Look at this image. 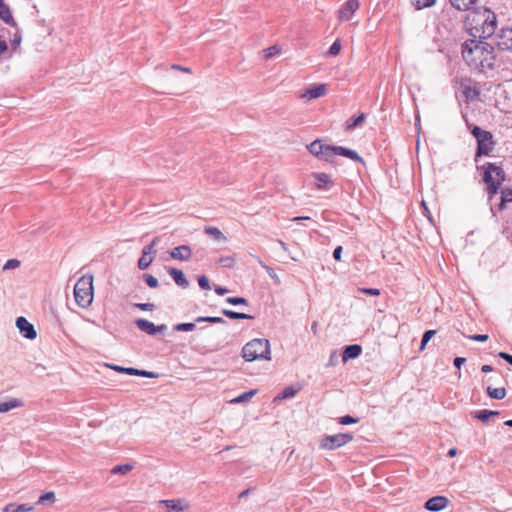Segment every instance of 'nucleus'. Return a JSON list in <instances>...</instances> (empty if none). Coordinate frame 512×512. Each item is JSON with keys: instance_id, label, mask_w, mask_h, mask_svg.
<instances>
[{"instance_id": "obj_6", "label": "nucleus", "mask_w": 512, "mask_h": 512, "mask_svg": "<svg viewBox=\"0 0 512 512\" xmlns=\"http://www.w3.org/2000/svg\"><path fill=\"white\" fill-rule=\"evenodd\" d=\"M335 155L343 156L364 164V160L362 159V157L358 155V153L355 150L342 146L332 145L325 146L323 154L320 157V160L332 163Z\"/></svg>"}, {"instance_id": "obj_63", "label": "nucleus", "mask_w": 512, "mask_h": 512, "mask_svg": "<svg viewBox=\"0 0 512 512\" xmlns=\"http://www.w3.org/2000/svg\"><path fill=\"white\" fill-rule=\"evenodd\" d=\"M112 368L118 372H122L123 373V369H126L125 367H120V366H112Z\"/></svg>"}, {"instance_id": "obj_38", "label": "nucleus", "mask_w": 512, "mask_h": 512, "mask_svg": "<svg viewBox=\"0 0 512 512\" xmlns=\"http://www.w3.org/2000/svg\"><path fill=\"white\" fill-rule=\"evenodd\" d=\"M132 470V466L130 464H123V465H117L115 466L111 472L113 474H127Z\"/></svg>"}, {"instance_id": "obj_21", "label": "nucleus", "mask_w": 512, "mask_h": 512, "mask_svg": "<svg viewBox=\"0 0 512 512\" xmlns=\"http://www.w3.org/2000/svg\"><path fill=\"white\" fill-rule=\"evenodd\" d=\"M24 403L21 399L11 398L8 401L0 402V413H6L12 409L23 407Z\"/></svg>"}, {"instance_id": "obj_37", "label": "nucleus", "mask_w": 512, "mask_h": 512, "mask_svg": "<svg viewBox=\"0 0 512 512\" xmlns=\"http://www.w3.org/2000/svg\"><path fill=\"white\" fill-rule=\"evenodd\" d=\"M280 51H281V49L279 46L273 45V46L263 50L264 58L270 59L273 56L278 55L280 53Z\"/></svg>"}, {"instance_id": "obj_51", "label": "nucleus", "mask_w": 512, "mask_h": 512, "mask_svg": "<svg viewBox=\"0 0 512 512\" xmlns=\"http://www.w3.org/2000/svg\"><path fill=\"white\" fill-rule=\"evenodd\" d=\"M135 306L141 310H153L155 305L152 303H137Z\"/></svg>"}, {"instance_id": "obj_28", "label": "nucleus", "mask_w": 512, "mask_h": 512, "mask_svg": "<svg viewBox=\"0 0 512 512\" xmlns=\"http://www.w3.org/2000/svg\"><path fill=\"white\" fill-rule=\"evenodd\" d=\"M451 5L458 10H469L477 0H449Z\"/></svg>"}, {"instance_id": "obj_5", "label": "nucleus", "mask_w": 512, "mask_h": 512, "mask_svg": "<svg viewBox=\"0 0 512 512\" xmlns=\"http://www.w3.org/2000/svg\"><path fill=\"white\" fill-rule=\"evenodd\" d=\"M483 181L487 185V191L490 194L489 199L497 193L501 184L505 181V172L503 169L493 163H489L484 171Z\"/></svg>"}, {"instance_id": "obj_64", "label": "nucleus", "mask_w": 512, "mask_h": 512, "mask_svg": "<svg viewBox=\"0 0 512 512\" xmlns=\"http://www.w3.org/2000/svg\"><path fill=\"white\" fill-rule=\"evenodd\" d=\"M504 424L506 426L512 427V419L511 420H507Z\"/></svg>"}, {"instance_id": "obj_23", "label": "nucleus", "mask_w": 512, "mask_h": 512, "mask_svg": "<svg viewBox=\"0 0 512 512\" xmlns=\"http://www.w3.org/2000/svg\"><path fill=\"white\" fill-rule=\"evenodd\" d=\"M123 373L133 375V376H142V377H148V378H158L159 374L155 372H149L146 370H140L132 367H128L126 369H123Z\"/></svg>"}, {"instance_id": "obj_22", "label": "nucleus", "mask_w": 512, "mask_h": 512, "mask_svg": "<svg viewBox=\"0 0 512 512\" xmlns=\"http://www.w3.org/2000/svg\"><path fill=\"white\" fill-rule=\"evenodd\" d=\"M0 19L6 24L15 25L10 8L4 3V0H0Z\"/></svg>"}, {"instance_id": "obj_54", "label": "nucleus", "mask_w": 512, "mask_h": 512, "mask_svg": "<svg viewBox=\"0 0 512 512\" xmlns=\"http://www.w3.org/2000/svg\"><path fill=\"white\" fill-rule=\"evenodd\" d=\"M498 356H499L501 359H503V360L507 361L510 365H512V355H511V354H508V353H506V352H500V353L498 354Z\"/></svg>"}, {"instance_id": "obj_60", "label": "nucleus", "mask_w": 512, "mask_h": 512, "mask_svg": "<svg viewBox=\"0 0 512 512\" xmlns=\"http://www.w3.org/2000/svg\"><path fill=\"white\" fill-rule=\"evenodd\" d=\"M456 454H457V450L455 448H452L448 451L449 457H454V456H456Z\"/></svg>"}, {"instance_id": "obj_59", "label": "nucleus", "mask_w": 512, "mask_h": 512, "mask_svg": "<svg viewBox=\"0 0 512 512\" xmlns=\"http://www.w3.org/2000/svg\"><path fill=\"white\" fill-rule=\"evenodd\" d=\"M481 370H482L483 372L487 373V372H491V371L493 370V368H492V366H490V365H483V366H482V368H481Z\"/></svg>"}, {"instance_id": "obj_61", "label": "nucleus", "mask_w": 512, "mask_h": 512, "mask_svg": "<svg viewBox=\"0 0 512 512\" xmlns=\"http://www.w3.org/2000/svg\"><path fill=\"white\" fill-rule=\"evenodd\" d=\"M172 68L173 69H180V70L185 71V72H190L189 68H184V67H181V66H178V65H173Z\"/></svg>"}, {"instance_id": "obj_20", "label": "nucleus", "mask_w": 512, "mask_h": 512, "mask_svg": "<svg viewBox=\"0 0 512 512\" xmlns=\"http://www.w3.org/2000/svg\"><path fill=\"white\" fill-rule=\"evenodd\" d=\"M361 352H362V348L360 345H357V344L348 345L345 347V349L343 351V355H342L343 361L346 362L349 359L356 358L361 354Z\"/></svg>"}, {"instance_id": "obj_32", "label": "nucleus", "mask_w": 512, "mask_h": 512, "mask_svg": "<svg viewBox=\"0 0 512 512\" xmlns=\"http://www.w3.org/2000/svg\"><path fill=\"white\" fill-rule=\"evenodd\" d=\"M222 314L230 319H253V316L249 314L235 312L228 309H223Z\"/></svg>"}, {"instance_id": "obj_12", "label": "nucleus", "mask_w": 512, "mask_h": 512, "mask_svg": "<svg viewBox=\"0 0 512 512\" xmlns=\"http://www.w3.org/2000/svg\"><path fill=\"white\" fill-rule=\"evenodd\" d=\"M496 45L501 50L512 51V28H504L497 34Z\"/></svg>"}, {"instance_id": "obj_52", "label": "nucleus", "mask_w": 512, "mask_h": 512, "mask_svg": "<svg viewBox=\"0 0 512 512\" xmlns=\"http://www.w3.org/2000/svg\"><path fill=\"white\" fill-rule=\"evenodd\" d=\"M470 339L478 342H485L488 340V335L486 334H475L470 336Z\"/></svg>"}, {"instance_id": "obj_49", "label": "nucleus", "mask_w": 512, "mask_h": 512, "mask_svg": "<svg viewBox=\"0 0 512 512\" xmlns=\"http://www.w3.org/2000/svg\"><path fill=\"white\" fill-rule=\"evenodd\" d=\"M198 284L204 290L210 289L209 280L205 275H202L198 278Z\"/></svg>"}, {"instance_id": "obj_58", "label": "nucleus", "mask_w": 512, "mask_h": 512, "mask_svg": "<svg viewBox=\"0 0 512 512\" xmlns=\"http://www.w3.org/2000/svg\"><path fill=\"white\" fill-rule=\"evenodd\" d=\"M7 44L5 41L0 40V55L7 50Z\"/></svg>"}, {"instance_id": "obj_47", "label": "nucleus", "mask_w": 512, "mask_h": 512, "mask_svg": "<svg viewBox=\"0 0 512 512\" xmlns=\"http://www.w3.org/2000/svg\"><path fill=\"white\" fill-rule=\"evenodd\" d=\"M20 266V261L16 259H9L3 266V270L15 269Z\"/></svg>"}, {"instance_id": "obj_53", "label": "nucleus", "mask_w": 512, "mask_h": 512, "mask_svg": "<svg viewBox=\"0 0 512 512\" xmlns=\"http://www.w3.org/2000/svg\"><path fill=\"white\" fill-rule=\"evenodd\" d=\"M361 291L365 294L372 295V296H378L380 295V291L375 288H363Z\"/></svg>"}, {"instance_id": "obj_35", "label": "nucleus", "mask_w": 512, "mask_h": 512, "mask_svg": "<svg viewBox=\"0 0 512 512\" xmlns=\"http://www.w3.org/2000/svg\"><path fill=\"white\" fill-rule=\"evenodd\" d=\"M507 202H512V190L503 189L501 191V202L498 206L499 210H502Z\"/></svg>"}, {"instance_id": "obj_57", "label": "nucleus", "mask_w": 512, "mask_h": 512, "mask_svg": "<svg viewBox=\"0 0 512 512\" xmlns=\"http://www.w3.org/2000/svg\"><path fill=\"white\" fill-rule=\"evenodd\" d=\"M214 290L218 295H224L228 292V290L226 288L221 287V286H216Z\"/></svg>"}, {"instance_id": "obj_18", "label": "nucleus", "mask_w": 512, "mask_h": 512, "mask_svg": "<svg viewBox=\"0 0 512 512\" xmlns=\"http://www.w3.org/2000/svg\"><path fill=\"white\" fill-rule=\"evenodd\" d=\"M136 326L143 332L149 335H155L160 332V326L154 325V323L146 319H137L135 321Z\"/></svg>"}, {"instance_id": "obj_2", "label": "nucleus", "mask_w": 512, "mask_h": 512, "mask_svg": "<svg viewBox=\"0 0 512 512\" xmlns=\"http://www.w3.org/2000/svg\"><path fill=\"white\" fill-rule=\"evenodd\" d=\"M462 56L470 65L484 69H492L495 56L493 47L486 42L475 40L465 41L462 45Z\"/></svg>"}, {"instance_id": "obj_34", "label": "nucleus", "mask_w": 512, "mask_h": 512, "mask_svg": "<svg viewBox=\"0 0 512 512\" xmlns=\"http://www.w3.org/2000/svg\"><path fill=\"white\" fill-rule=\"evenodd\" d=\"M256 393H257V390H250V391L245 392V393L239 395L238 397L232 399L231 403L239 404V403L248 402Z\"/></svg>"}, {"instance_id": "obj_1", "label": "nucleus", "mask_w": 512, "mask_h": 512, "mask_svg": "<svg viewBox=\"0 0 512 512\" xmlns=\"http://www.w3.org/2000/svg\"><path fill=\"white\" fill-rule=\"evenodd\" d=\"M465 26L474 38H489L496 30V15L488 8L471 10L466 16Z\"/></svg>"}, {"instance_id": "obj_46", "label": "nucleus", "mask_w": 512, "mask_h": 512, "mask_svg": "<svg viewBox=\"0 0 512 512\" xmlns=\"http://www.w3.org/2000/svg\"><path fill=\"white\" fill-rule=\"evenodd\" d=\"M226 302L232 305L247 304V300L243 297H228L226 298Z\"/></svg>"}, {"instance_id": "obj_48", "label": "nucleus", "mask_w": 512, "mask_h": 512, "mask_svg": "<svg viewBox=\"0 0 512 512\" xmlns=\"http://www.w3.org/2000/svg\"><path fill=\"white\" fill-rule=\"evenodd\" d=\"M357 422H358V419H356L350 415L343 416L339 419V423L342 425H349V424H354Z\"/></svg>"}, {"instance_id": "obj_62", "label": "nucleus", "mask_w": 512, "mask_h": 512, "mask_svg": "<svg viewBox=\"0 0 512 512\" xmlns=\"http://www.w3.org/2000/svg\"><path fill=\"white\" fill-rule=\"evenodd\" d=\"M278 242H279V244L281 245V247L283 248L284 251H288V247H287L286 243H284L281 240H279Z\"/></svg>"}, {"instance_id": "obj_50", "label": "nucleus", "mask_w": 512, "mask_h": 512, "mask_svg": "<svg viewBox=\"0 0 512 512\" xmlns=\"http://www.w3.org/2000/svg\"><path fill=\"white\" fill-rule=\"evenodd\" d=\"M219 262L222 264V266L228 268H231L234 265V259L231 257H222L220 258Z\"/></svg>"}, {"instance_id": "obj_10", "label": "nucleus", "mask_w": 512, "mask_h": 512, "mask_svg": "<svg viewBox=\"0 0 512 512\" xmlns=\"http://www.w3.org/2000/svg\"><path fill=\"white\" fill-rule=\"evenodd\" d=\"M16 327L19 329L21 335L29 340H33L37 337V332L34 326L23 316L16 319Z\"/></svg>"}, {"instance_id": "obj_27", "label": "nucleus", "mask_w": 512, "mask_h": 512, "mask_svg": "<svg viewBox=\"0 0 512 512\" xmlns=\"http://www.w3.org/2000/svg\"><path fill=\"white\" fill-rule=\"evenodd\" d=\"M365 118H366V115L364 113H361L357 117H351L346 122V130L351 131V130L355 129L356 127L360 126L364 122Z\"/></svg>"}, {"instance_id": "obj_33", "label": "nucleus", "mask_w": 512, "mask_h": 512, "mask_svg": "<svg viewBox=\"0 0 512 512\" xmlns=\"http://www.w3.org/2000/svg\"><path fill=\"white\" fill-rule=\"evenodd\" d=\"M256 260L261 265V267L265 269V271L271 277V279H273L275 284L279 285L281 283V280L279 276L275 273V271L271 267L267 266L259 257H256Z\"/></svg>"}, {"instance_id": "obj_29", "label": "nucleus", "mask_w": 512, "mask_h": 512, "mask_svg": "<svg viewBox=\"0 0 512 512\" xmlns=\"http://www.w3.org/2000/svg\"><path fill=\"white\" fill-rule=\"evenodd\" d=\"M56 501L55 493L52 491L46 492L41 495L37 501L39 505H52Z\"/></svg>"}, {"instance_id": "obj_13", "label": "nucleus", "mask_w": 512, "mask_h": 512, "mask_svg": "<svg viewBox=\"0 0 512 512\" xmlns=\"http://www.w3.org/2000/svg\"><path fill=\"white\" fill-rule=\"evenodd\" d=\"M155 243H156V239H154L150 245H147L144 247V249L142 251V256L140 257V259L138 261V267L140 270L147 269L149 267V265L152 263V261H153L152 254L156 253V251L154 250Z\"/></svg>"}, {"instance_id": "obj_44", "label": "nucleus", "mask_w": 512, "mask_h": 512, "mask_svg": "<svg viewBox=\"0 0 512 512\" xmlns=\"http://www.w3.org/2000/svg\"><path fill=\"white\" fill-rule=\"evenodd\" d=\"M435 331L434 330H427L424 334H423V337H422V341H421V346H420V350H423L426 346V344L430 341V339L435 335Z\"/></svg>"}, {"instance_id": "obj_55", "label": "nucleus", "mask_w": 512, "mask_h": 512, "mask_svg": "<svg viewBox=\"0 0 512 512\" xmlns=\"http://www.w3.org/2000/svg\"><path fill=\"white\" fill-rule=\"evenodd\" d=\"M341 253H342V247L341 246L336 247L333 252V257L336 261L341 260Z\"/></svg>"}, {"instance_id": "obj_26", "label": "nucleus", "mask_w": 512, "mask_h": 512, "mask_svg": "<svg viewBox=\"0 0 512 512\" xmlns=\"http://www.w3.org/2000/svg\"><path fill=\"white\" fill-rule=\"evenodd\" d=\"M204 231L208 236L212 237L218 242L226 241L225 235L217 227L206 226Z\"/></svg>"}, {"instance_id": "obj_24", "label": "nucleus", "mask_w": 512, "mask_h": 512, "mask_svg": "<svg viewBox=\"0 0 512 512\" xmlns=\"http://www.w3.org/2000/svg\"><path fill=\"white\" fill-rule=\"evenodd\" d=\"M33 509H34V506L30 505V504L16 505V504L10 503V504H7L3 508V512H29V511H32Z\"/></svg>"}, {"instance_id": "obj_40", "label": "nucleus", "mask_w": 512, "mask_h": 512, "mask_svg": "<svg viewBox=\"0 0 512 512\" xmlns=\"http://www.w3.org/2000/svg\"><path fill=\"white\" fill-rule=\"evenodd\" d=\"M474 417L482 422H486L491 417V410H479L473 413Z\"/></svg>"}, {"instance_id": "obj_56", "label": "nucleus", "mask_w": 512, "mask_h": 512, "mask_svg": "<svg viewBox=\"0 0 512 512\" xmlns=\"http://www.w3.org/2000/svg\"><path fill=\"white\" fill-rule=\"evenodd\" d=\"M466 362V359L465 358H462V357H456L454 359V365L460 369L461 366Z\"/></svg>"}, {"instance_id": "obj_7", "label": "nucleus", "mask_w": 512, "mask_h": 512, "mask_svg": "<svg viewBox=\"0 0 512 512\" xmlns=\"http://www.w3.org/2000/svg\"><path fill=\"white\" fill-rule=\"evenodd\" d=\"M353 436L350 433H339L335 435H327L320 440V448L326 450H334L340 448L350 441H352Z\"/></svg>"}, {"instance_id": "obj_39", "label": "nucleus", "mask_w": 512, "mask_h": 512, "mask_svg": "<svg viewBox=\"0 0 512 512\" xmlns=\"http://www.w3.org/2000/svg\"><path fill=\"white\" fill-rule=\"evenodd\" d=\"M196 322H209V323H213V324H216V323L226 324V321L223 318H221V317H210V316L198 317L196 319Z\"/></svg>"}, {"instance_id": "obj_45", "label": "nucleus", "mask_w": 512, "mask_h": 512, "mask_svg": "<svg viewBox=\"0 0 512 512\" xmlns=\"http://www.w3.org/2000/svg\"><path fill=\"white\" fill-rule=\"evenodd\" d=\"M195 327L194 323H180L175 325L174 329L177 331H193Z\"/></svg>"}, {"instance_id": "obj_25", "label": "nucleus", "mask_w": 512, "mask_h": 512, "mask_svg": "<svg viewBox=\"0 0 512 512\" xmlns=\"http://www.w3.org/2000/svg\"><path fill=\"white\" fill-rule=\"evenodd\" d=\"M325 146L326 145L323 144L321 140L317 139L310 143L307 148L312 155L320 159L321 155L323 154Z\"/></svg>"}, {"instance_id": "obj_15", "label": "nucleus", "mask_w": 512, "mask_h": 512, "mask_svg": "<svg viewBox=\"0 0 512 512\" xmlns=\"http://www.w3.org/2000/svg\"><path fill=\"white\" fill-rule=\"evenodd\" d=\"M167 254L174 260L188 261L192 257V250L187 245H180L168 251Z\"/></svg>"}, {"instance_id": "obj_43", "label": "nucleus", "mask_w": 512, "mask_h": 512, "mask_svg": "<svg viewBox=\"0 0 512 512\" xmlns=\"http://www.w3.org/2000/svg\"><path fill=\"white\" fill-rule=\"evenodd\" d=\"M143 279L146 284L151 288H156L158 286V279L150 274H143Z\"/></svg>"}, {"instance_id": "obj_42", "label": "nucleus", "mask_w": 512, "mask_h": 512, "mask_svg": "<svg viewBox=\"0 0 512 512\" xmlns=\"http://www.w3.org/2000/svg\"><path fill=\"white\" fill-rule=\"evenodd\" d=\"M467 126L468 128L470 129L471 131V134L476 138V140L478 138H480L484 133H487L488 131H485V130H482L480 127L478 126H475V125H470L468 122H467Z\"/></svg>"}, {"instance_id": "obj_4", "label": "nucleus", "mask_w": 512, "mask_h": 512, "mask_svg": "<svg viewBox=\"0 0 512 512\" xmlns=\"http://www.w3.org/2000/svg\"><path fill=\"white\" fill-rule=\"evenodd\" d=\"M74 297L76 303L87 308L93 301V276L83 275L74 286Z\"/></svg>"}, {"instance_id": "obj_9", "label": "nucleus", "mask_w": 512, "mask_h": 512, "mask_svg": "<svg viewBox=\"0 0 512 512\" xmlns=\"http://www.w3.org/2000/svg\"><path fill=\"white\" fill-rule=\"evenodd\" d=\"M360 3L358 0H347L338 11L339 21H348L352 18L353 14L358 10Z\"/></svg>"}, {"instance_id": "obj_31", "label": "nucleus", "mask_w": 512, "mask_h": 512, "mask_svg": "<svg viewBox=\"0 0 512 512\" xmlns=\"http://www.w3.org/2000/svg\"><path fill=\"white\" fill-rule=\"evenodd\" d=\"M487 393L491 398L501 400L506 396V389L503 387H500V388L488 387Z\"/></svg>"}, {"instance_id": "obj_14", "label": "nucleus", "mask_w": 512, "mask_h": 512, "mask_svg": "<svg viewBox=\"0 0 512 512\" xmlns=\"http://www.w3.org/2000/svg\"><path fill=\"white\" fill-rule=\"evenodd\" d=\"M310 176L315 180L314 186L318 190L327 191L334 184L329 174L314 172Z\"/></svg>"}, {"instance_id": "obj_19", "label": "nucleus", "mask_w": 512, "mask_h": 512, "mask_svg": "<svg viewBox=\"0 0 512 512\" xmlns=\"http://www.w3.org/2000/svg\"><path fill=\"white\" fill-rule=\"evenodd\" d=\"M326 94V86L324 84H318L315 85L305 91L304 94H302V98H306L308 100L316 99L319 97H322Z\"/></svg>"}, {"instance_id": "obj_11", "label": "nucleus", "mask_w": 512, "mask_h": 512, "mask_svg": "<svg viewBox=\"0 0 512 512\" xmlns=\"http://www.w3.org/2000/svg\"><path fill=\"white\" fill-rule=\"evenodd\" d=\"M167 512H184L190 508V503L185 498L162 500Z\"/></svg>"}, {"instance_id": "obj_36", "label": "nucleus", "mask_w": 512, "mask_h": 512, "mask_svg": "<svg viewBox=\"0 0 512 512\" xmlns=\"http://www.w3.org/2000/svg\"><path fill=\"white\" fill-rule=\"evenodd\" d=\"M412 5L417 9H423L434 5L435 0H411Z\"/></svg>"}, {"instance_id": "obj_17", "label": "nucleus", "mask_w": 512, "mask_h": 512, "mask_svg": "<svg viewBox=\"0 0 512 512\" xmlns=\"http://www.w3.org/2000/svg\"><path fill=\"white\" fill-rule=\"evenodd\" d=\"M448 499L444 496H435L425 503V508L429 511L438 512L446 508Z\"/></svg>"}, {"instance_id": "obj_30", "label": "nucleus", "mask_w": 512, "mask_h": 512, "mask_svg": "<svg viewBox=\"0 0 512 512\" xmlns=\"http://www.w3.org/2000/svg\"><path fill=\"white\" fill-rule=\"evenodd\" d=\"M298 391L299 388H295L294 386H288L275 398V400L292 398L297 394Z\"/></svg>"}, {"instance_id": "obj_3", "label": "nucleus", "mask_w": 512, "mask_h": 512, "mask_svg": "<svg viewBox=\"0 0 512 512\" xmlns=\"http://www.w3.org/2000/svg\"><path fill=\"white\" fill-rule=\"evenodd\" d=\"M242 357L249 362L262 359L270 360V342L267 339L259 338L251 340L243 347Z\"/></svg>"}, {"instance_id": "obj_41", "label": "nucleus", "mask_w": 512, "mask_h": 512, "mask_svg": "<svg viewBox=\"0 0 512 512\" xmlns=\"http://www.w3.org/2000/svg\"><path fill=\"white\" fill-rule=\"evenodd\" d=\"M341 50V42L337 39L329 48L327 55L328 56H336L340 53Z\"/></svg>"}, {"instance_id": "obj_8", "label": "nucleus", "mask_w": 512, "mask_h": 512, "mask_svg": "<svg viewBox=\"0 0 512 512\" xmlns=\"http://www.w3.org/2000/svg\"><path fill=\"white\" fill-rule=\"evenodd\" d=\"M493 148V136L488 131L487 133H484L480 138L477 139V151L475 155V161H478V157L482 155H489Z\"/></svg>"}, {"instance_id": "obj_16", "label": "nucleus", "mask_w": 512, "mask_h": 512, "mask_svg": "<svg viewBox=\"0 0 512 512\" xmlns=\"http://www.w3.org/2000/svg\"><path fill=\"white\" fill-rule=\"evenodd\" d=\"M165 270L172 277L178 287L182 289H187L189 287L190 283L186 279L182 270L168 266L165 267Z\"/></svg>"}]
</instances>
